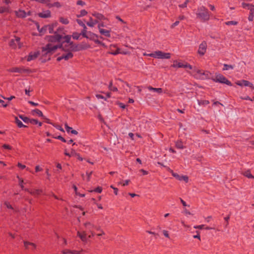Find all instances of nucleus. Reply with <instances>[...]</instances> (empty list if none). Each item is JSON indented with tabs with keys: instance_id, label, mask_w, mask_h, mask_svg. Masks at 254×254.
Listing matches in <instances>:
<instances>
[{
	"instance_id": "obj_12",
	"label": "nucleus",
	"mask_w": 254,
	"mask_h": 254,
	"mask_svg": "<svg viewBox=\"0 0 254 254\" xmlns=\"http://www.w3.org/2000/svg\"><path fill=\"white\" fill-rule=\"evenodd\" d=\"M73 56V54L69 52L68 53L66 54H63L62 56L58 57L57 59V60L59 62L61 61V60L64 59L65 61H67L69 59H71Z\"/></svg>"
},
{
	"instance_id": "obj_39",
	"label": "nucleus",
	"mask_w": 254,
	"mask_h": 254,
	"mask_svg": "<svg viewBox=\"0 0 254 254\" xmlns=\"http://www.w3.org/2000/svg\"><path fill=\"white\" fill-rule=\"evenodd\" d=\"M244 175L247 177H248V178H254V176H253L250 171H247L246 172H245L244 174Z\"/></svg>"
},
{
	"instance_id": "obj_36",
	"label": "nucleus",
	"mask_w": 254,
	"mask_h": 254,
	"mask_svg": "<svg viewBox=\"0 0 254 254\" xmlns=\"http://www.w3.org/2000/svg\"><path fill=\"white\" fill-rule=\"evenodd\" d=\"M80 35H81V32L80 33H78L77 32H73L72 35V37L74 39L78 40Z\"/></svg>"
},
{
	"instance_id": "obj_31",
	"label": "nucleus",
	"mask_w": 254,
	"mask_h": 254,
	"mask_svg": "<svg viewBox=\"0 0 254 254\" xmlns=\"http://www.w3.org/2000/svg\"><path fill=\"white\" fill-rule=\"evenodd\" d=\"M55 33H60L61 34H62V35H63V34H65L64 32V28L63 27H59L57 30L55 31Z\"/></svg>"
},
{
	"instance_id": "obj_34",
	"label": "nucleus",
	"mask_w": 254,
	"mask_h": 254,
	"mask_svg": "<svg viewBox=\"0 0 254 254\" xmlns=\"http://www.w3.org/2000/svg\"><path fill=\"white\" fill-rule=\"evenodd\" d=\"M84 226L89 230H91V229L93 228H95L94 225L92 224L90 222H86L84 223Z\"/></svg>"
},
{
	"instance_id": "obj_57",
	"label": "nucleus",
	"mask_w": 254,
	"mask_h": 254,
	"mask_svg": "<svg viewBox=\"0 0 254 254\" xmlns=\"http://www.w3.org/2000/svg\"><path fill=\"white\" fill-rule=\"evenodd\" d=\"M193 70H194V71H196L198 74H200L201 75H204V73L203 72H202V71L201 70L197 69V68H194L193 69Z\"/></svg>"
},
{
	"instance_id": "obj_17",
	"label": "nucleus",
	"mask_w": 254,
	"mask_h": 254,
	"mask_svg": "<svg viewBox=\"0 0 254 254\" xmlns=\"http://www.w3.org/2000/svg\"><path fill=\"white\" fill-rule=\"evenodd\" d=\"M242 5L244 8H247L249 9L251 12H254V5L253 4L244 2L242 3Z\"/></svg>"
},
{
	"instance_id": "obj_30",
	"label": "nucleus",
	"mask_w": 254,
	"mask_h": 254,
	"mask_svg": "<svg viewBox=\"0 0 254 254\" xmlns=\"http://www.w3.org/2000/svg\"><path fill=\"white\" fill-rule=\"evenodd\" d=\"M59 21L60 22L64 24H67L69 23V21L67 18H65L63 17H61L59 18Z\"/></svg>"
},
{
	"instance_id": "obj_24",
	"label": "nucleus",
	"mask_w": 254,
	"mask_h": 254,
	"mask_svg": "<svg viewBox=\"0 0 254 254\" xmlns=\"http://www.w3.org/2000/svg\"><path fill=\"white\" fill-rule=\"evenodd\" d=\"M148 89L150 91H154L157 92L158 93H161L162 92V89L161 88H154L151 86L148 87Z\"/></svg>"
},
{
	"instance_id": "obj_28",
	"label": "nucleus",
	"mask_w": 254,
	"mask_h": 254,
	"mask_svg": "<svg viewBox=\"0 0 254 254\" xmlns=\"http://www.w3.org/2000/svg\"><path fill=\"white\" fill-rule=\"evenodd\" d=\"M32 114L34 115V113H35L37 114L39 117H44V115L42 112L39 109H36L32 111Z\"/></svg>"
},
{
	"instance_id": "obj_22",
	"label": "nucleus",
	"mask_w": 254,
	"mask_h": 254,
	"mask_svg": "<svg viewBox=\"0 0 254 254\" xmlns=\"http://www.w3.org/2000/svg\"><path fill=\"white\" fill-rule=\"evenodd\" d=\"M98 22L97 20H95L93 21L92 17H90L89 21L87 22V25L90 27H93L96 23Z\"/></svg>"
},
{
	"instance_id": "obj_10",
	"label": "nucleus",
	"mask_w": 254,
	"mask_h": 254,
	"mask_svg": "<svg viewBox=\"0 0 254 254\" xmlns=\"http://www.w3.org/2000/svg\"><path fill=\"white\" fill-rule=\"evenodd\" d=\"M236 84L240 86H249L252 88L253 90H254V86L253 84L250 82V81L246 80H241L239 81H237L236 82Z\"/></svg>"
},
{
	"instance_id": "obj_45",
	"label": "nucleus",
	"mask_w": 254,
	"mask_h": 254,
	"mask_svg": "<svg viewBox=\"0 0 254 254\" xmlns=\"http://www.w3.org/2000/svg\"><path fill=\"white\" fill-rule=\"evenodd\" d=\"M238 24V22L235 21H230L226 22V24L227 25H237Z\"/></svg>"
},
{
	"instance_id": "obj_23",
	"label": "nucleus",
	"mask_w": 254,
	"mask_h": 254,
	"mask_svg": "<svg viewBox=\"0 0 254 254\" xmlns=\"http://www.w3.org/2000/svg\"><path fill=\"white\" fill-rule=\"evenodd\" d=\"M42 190H31V191H29V193L34 195H38L41 193Z\"/></svg>"
},
{
	"instance_id": "obj_46",
	"label": "nucleus",
	"mask_w": 254,
	"mask_h": 254,
	"mask_svg": "<svg viewBox=\"0 0 254 254\" xmlns=\"http://www.w3.org/2000/svg\"><path fill=\"white\" fill-rule=\"evenodd\" d=\"M196 233L197 234L193 236V238L198 239L199 241H200V232L196 231Z\"/></svg>"
},
{
	"instance_id": "obj_43",
	"label": "nucleus",
	"mask_w": 254,
	"mask_h": 254,
	"mask_svg": "<svg viewBox=\"0 0 254 254\" xmlns=\"http://www.w3.org/2000/svg\"><path fill=\"white\" fill-rule=\"evenodd\" d=\"M190 2L189 0H186L185 2L179 5V6L181 8H185L187 6V4Z\"/></svg>"
},
{
	"instance_id": "obj_51",
	"label": "nucleus",
	"mask_w": 254,
	"mask_h": 254,
	"mask_svg": "<svg viewBox=\"0 0 254 254\" xmlns=\"http://www.w3.org/2000/svg\"><path fill=\"white\" fill-rule=\"evenodd\" d=\"M7 11V8L5 7H0V13H3Z\"/></svg>"
},
{
	"instance_id": "obj_11",
	"label": "nucleus",
	"mask_w": 254,
	"mask_h": 254,
	"mask_svg": "<svg viewBox=\"0 0 254 254\" xmlns=\"http://www.w3.org/2000/svg\"><path fill=\"white\" fill-rule=\"evenodd\" d=\"M11 72H18V73H28L31 71L29 69H24L22 67H13L10 69Z\"/></svg>"
},
{
	"instance_id": "obj_60",
	"label": "nucleus",
	"mask_w": 254,
	"mask_h": 254,
	"mask_svg": "<svg viewBox=\"0 0 254 254\" xmlns=\"http://www.w3.org/2000/svg\"><path fill=\"white\" fill-rule=\"evenodd\" d=\"M43 119L45 120V122L49 124H51L52 125H53V124H54L53 123L51 122L50 120L49 119L47 118L45 116H44V117H43Z\"/></svg>"
},
{
	"instance_id": "obj_15",
	"label": "nucleus",
	"mask_w": 254,
	"mask_h": 254,
	"mask_svg": "<svg viewBox=\"0 0 254 254\" xmlns=\"http://www.w3.org/2000/svg\"><path fill=\"white\" fill-rule=\"evenodd\" d=\"M38 16L41 18H49L51 16V13L49 10H47L44 12H40L38 14Z\"/></svg>"
},
{
	"instance_id": "obj_13",
	"label": "nucleus",
	"mask_w": 254,
	"mask_h": 254,
	"mask_svg": "<svg viewBox=\"0 0 254 254\" xmlns=\"http://www.w3.org/2000/svg\"><path fill=\"white\" fill-rule=\"evenodd\" d=\"M39 54L40 53L38 51L34 53H30L27 58V61H30L36 59L38 57Z\"/></svg>"
},
{
	"instance_id": "obj_58",
	"label": "nucleus",
	"mask_w": 254,
	"mask_h": 254,
	"mask_svg": "<svg viewBox=\"0 0 254 254\" xmlns=\"http://www.w3.org/2000/svg\"><path fill=\"white\" fill-rule=\"evenodd\" d=\"M70 157L72 156H75L76 155H77V152H76L75 150L73 149H71V152L70 153Z\"/></svg>"
},
{
	"instance_id": "obj_35",
	"label": "nucleus",
	"mask_w": 254,
	"mask_h": 254,
	"mask_svg": "<svg viewBox=\"0 0 254 254\" xmlns=\"http://www.w3.org/2000/svg\"><path fill=\"white\" fill-rule=\"evenodd\" d=\"M62 39H64V40H64V42H66V43H69V42H70V39H71V36H70V35H65V36H64L63 35V38H62Z\"/></svg>"
},
{
	"instance_id": "obj_47",
	"label": "nucleus",
	"mask_w": 254,
	"mask_h": 254,
	"mask_svg": "<svg viewBox=\"0 0 254 254\" xmlns=\"http://www.w3.org/2000/svg\"><path fill=\"white\" fill-rule=\"evenodd\" d=\"M53 126L54 127H56L58 129L60 130V131H63V132H64V129L61 126H60L59 125H55V124H53Z\"/></svg>"
},
{
	"instance_id": "obj_42",
	"label": "nucleus",
	"mask_w": 254,
	"mask_h": 254,
	"mask_svg": "<svg viewBox=\"0 0 254 254\" xmlns=\"http://www.w3.org/2000/svg\"><path fill=\"white\" fill-rule=\"evenodd\" d=\"M47 26H48V29H48L49 32L50 34H52V33L54 34L55 31H54V28L52 26H51V25H50V24L47 25Z\"/></svg>"
},
{
	"instance_id": "obj_37",
	"label": "nucleus",
	"mask_w": 254,
	"mask_h": 254,
	"mask_svg": "<svg viewBox=\"0 0 254 254\" xmlns=\"http://www.w3.org/2000/svg\"><path fill=\"white\" fill-rule=\"evenodd\" d=\"M87 14V11L85 10V9L81 10L80 11V14H77L76 16L77 17H80L86 15Z\"/></svg>"
},
{
	"instance_id": "obj_40",
	"label": "nucleus",
	"mask_w": 254,
	"mask_h": 254,
	"mask_svg": "<svg viewBox=\"0 0 254 254\" xmlns=\"http://www.w3.org/2000/svg\"><path fill=\"white\" fill-rule=\"evenodd\" d=\"M95 229L97 230V231H99V232H100V233L99 234H97V236H102V235H105V233L103 231V230H102L100 228V227H95Z\"/></svg>"
},
{
	"instance_id": "obj_26",
	"label": "nucleus",
	"mask_w": 254,
	"mask_h": 254,
	"mask_svg": "<svg viewBox=\"0 0 254 254\" xmlns=\"http://www.w3.org/2000/svg\"><path fill=\"white\" fill-rule=\"evenodd\" d=\"M93 15L99 20H104L106 19L105 16L103 14L99 13H94L93 14Z\"/></svg>"
},
{
	"instance_id": "obj_5",
	"label": "nucleus",
	"mask_w": 254,
	"mask_h": 254,
	"mask_svg": "<svg viewBox=\"0 0 254 254\" xmlns=\"http://www.w3.org/2000/svg\"><path fill=\"white\" fill-rule=\"evenodd\" d=\"M54 35H48L46 36L45 37V39L49 42L51 43H56V42H61L63 35L60 33H56L54 32Z\"/></svg>"
},
{
	"instance_id": "obj_50",
	"label": "nucleus",
	"mask_w": 254,
	"mask_h": 254,
	"mask_svg": "<svg viewBox=\"0 0 254 254\" xmlns=\"http://www.w3.org/2000/svg\"><path fill=\"white\" fill-rule=\"evenodd\" d=\"M64 126H65L66 130L67 132H69L70 131V130L72 129V127H69L66 123L65 124Z\"/></svg>"
},
{
	"instance_id": "obj_9",
	"label": "nucleus",
	"mask_w": 254,
	"mask_h": 254,
	"mask_svg": "<svg viewBox=\"0 0 254 254\" xmlns=\"http://www.w3.org/2000/svg\"><path fill=\"white\" fill-rule=\"evenodd\" d=\"M207 48V43L206 41H203L199 46L197 51L198 54L203 56L205 54Z\"/></svg>"
},
{
	"instance_id": "obj_53",
	"label": "nucleus",
	"mask_w": 254,
	"mask_h": 254,
	"mask_svg": "<svg viewBox=\"0 0 254 254\" xmlns=\"http://www.w3.org/2000/svg\"><path fill=\"white\" fill-rule=\"evenodd\" d=\"M67 43L69 44L68 46L69 47V49H69L68 51H70V50L71 51L72 48H73V47L74 46L75 44H74L73 42H71L70 41L69 43Z\"/></svg>"
},
{
	"instance_id": "obj_2",
	"label": "nucleus",
	"mask_w": 254,
	"mask_h": 254,
	"mask_svg": "<svg viewBox=\"0 0 254 254\" xmlns=\"http://www.w3.org/2000/svg\"><path fill=\"white\" fill-rule=\"evenodd\" d=\"M196 15L200 21L204 22L209 20L210 12L205 6H201L197 8Z\"/></svg>"
},
{
	"instance_id": "obj_44",
	"label": "nucleus",
	"mask_w": 254,
	"mask_h": 254,
	"mask_svg": "<svg viewBox=\"0 0 254 254\" xmlns=\"http://www.w3.org/2000/svg\"><path fill=\"white\" fill-rule=\"evenodd\" d=\"M29 123H31L33 125H37V124H38V123H39V121L36 119H30Z\"/></svg>"
},
{
	"instance_id": "obj_3",
	"label": "nucleus",
	"mask_w": 254,
	"mask_h": 254,
	"mask_svg": "<svg viewBox=\"0 0 254 254\" xmlns=\"http://www.w3.org/2000/svg\"><path fill=\"white\" fill-rule=\"evenodd\" d=\"M76 22L81 26H83V30L81 31V35L87 39L94 41L95 38H98V36L91 31H87V27L85 24L80 19H76Z\"/></svg>"
},
{
	"instance_id": "obj_64",
	"label": "nucleus",
	"mask_w": 254,
	"mask_h": 254,
	"mask_svg": "<svg viewBox=\"0 0 254 254\" xmlns=\"http://www.w3.org/2000/svg\"><path fill=\"white\" fill-rule=\"evenodd\" d=\"M163 235L167 238H169V234L168 233V232L166 230H163Z\"/></svg>"
},
{
	"instance_id": "obj_16",
	"label": "nucleus",
	"mask_w": 254,
	"mask_h": 254,
	"mask_svg": "<svg viewBox=\"0 0 254 254\" xmlns=\"http://www.w3.org/2000/svg\"><path fill=\"white\" fill-rule=\"evenodd\" d=\"M173 176L179 181H184L186 183H188L189 181V178L187 176H180L177 173L176 174H173Z\"/></svg>"
},
{
	"instance_id": "obj_25",
	"label": "nucleus",
	"mask_w": 254,
	"mask_h": 254,
	"mask_svg": "<svg viewBox=\"0 0 254 254\" xmlns=\"http://www.w3.org/2000/svg\"><path fill=\"white\" fill-rule=\"evenodd\" d=\"M175 146L178 149H184L185 148L182 141L181 140L177 141L176 142Z\"/></svg>"
},
{
	"instance_id": "obj_59",
	"label": "nucleus",
	"mask_w": 254,
	"mask_h": 254,
	"mask_svg": "<svg viewBox=\"0 0 254 254\" xmlns=\"http://www.w3.org/2000/svg\"><path fill=\"white\" fill-rule=\"evenodd\" d=\"M204 225H197V226H194L193 227L195 229H202L204 228Z\"/></svg>"
},
{
	"instance_id": "obj_29",
	"label": "nucleus",
	"mask_w": 254,
	"mask_h": 254,
	"mask_svg": "<svg viewBox=\"0 0 254 254\" xmlns=\"http://www.w3.org/2000/svg\"><path fill=\"white\" fill-rule=\"evenodd\" d=\"M47 29H48L47 25H45L43 27L40 28V29L39 31V33H40V35H42L46 33Z\"/></svg>"
},
{
	"instance_id": "obj_54",
	"label": "nucleus",
	"mask_w": 254,
	"mask_h": 254,
	"mask_svg": "<svg viewBox=\"0 0 254 254\" xmlns=\"http://www.w3.org/2000/svg\"><path fill=\"white\" fill-rule=\"evenodd\" d=\"M53 7L55 6L58 8L61 7L62 6L61 3L59 2H55L53 3Z\"/></svg>"
},
{
	"instance_id": "obj_4",
	"label": "nucleus",
	"mask_w": 254,
	"mask_h": 254,
	"mask_svg": "<svg viewBox=\"0 0 254 254\" xmlns=\"http://www.w3.org/2000/svg\"><path fill=\"white\" fill-rule=\"evenodd\" d=\"M151 57L162 59H169L171 58V54L169 53H164L161 51H155L153 53L147 55Z\"/></svg>"
},
{
	"instance_id": "obj_61",
	"label": "nucleus",
	"mask_w": 254,
	"mask_h": 254,
	"mask_svg": "<svg viewBox=\"0 0 254 254\" xmlns=\"http://www.w3.org/2000/svg\"><path fill=\"white\" fill-rule=\"evenodd\" d=\"M76 4L77 5H84L85 4V3L81 0H77Z\"/></svg>"
},
{
	"instance_id": "obj_62",
	"label": "nucleus",
	"mask_w": 254,
	"mask_h": 254,
	"mask_svg": "<svg viewBox=\"0 0 254 254\" xmlns=\"http://www.w3.org/2000/svg\"><path fill=\"white\" fill-rule=\"evenodd\" d=\"M96 97L98 99H104L105 101L107 100V99L105 97H104L103 96H102V95H100V94H96Z\"/></svg>"
},
{
	"instance_id": "obj_8",
	"label": "nucleus",
	"mask_w": 254,
	"mask_h": 254,
	"mask_svg": "<svg viewBox=\"0 0 254 254\" xmlns=\"http://www.w3.org/2000/svg\"><path fill=\"white\" fill-rule=\"evenodd\" d=\"M90 48V46L82 42L80 44L74 45V46L72 48V51H79L81 50H85Z\"/></svg>"
},
{
	"instance_id": "obj_55",
	"label": "nucleus",
	"mask_w": 254,
	"mask_h": 254,
	"mask_svg": "<svg viewBox=\"0 0 254 254\" xmlns=\"http://www.w3.org/2000/svg\"><path fill=\"white\" fill-rule=\"evenodd\" d=\"M254 18V14L253 12H250L249 17L248 19L250 21H252L253 20Z\"/></svg>"
},
{
	"instance_id": "obj_41",
	"label": "nucleus",
	"mask_w": 254,
	"mask_h": 254,
	"mask_svg": "<svg viewBox=\"0 0 254 254\" xmlns=\"http://www.w3.org/2000/svg\"><path fill=\"white\" fill-rule=\"evenodd\" d=\"M102 187H98L97 188H96L94 190H91L90 191V192H93L94 191V192H98V193H101L102 192Z\"/></svg>"
},
{
	"instance_id": "obj_19",
	"label": "nucleus",
	"mask_w": 254,
	"mask_h": 254,
	"mask_svg": "<svg viewBox=\"0 0 254 254\" xmlns=\"http://www.w3.org/2000/svg\"><path fill=\"white\" fill-rule=\"evenodd\" d=\"M16 16L19 18H25L26 16V13L24 10H19L16 12Z\"/></svg>"
},
{
	"instance_id": "obj_52",
	"label": "nucleus",
	"mask_w": 254,
	"mask_h": 254,
	"mask_svg": "<svg viewBox=\"0 0 254 254\" xmlns=\"http://www.w3.org/2000/svg\"><path fill=\"white\" fill-rule=\"evenodd\" d=\"M2 147L6 149H9L11 150L12 149L11 146H10L9 145L4 144L2 145Z\"/></svg>"
},
{
	"instance_id": "obj_21",
	"label": "nucleus",
	"mask_w": 254,
	"mask_h": 254,
	"mask_svg": "<svg viewBox=\"0 0 254 254\" xmlns=\"http://www.w3.org/2000/svg\"><path fill=\"white\" fill-rule=\"evenodd\" d=\"M77 235L83 242L86 241V234L85 232H83V233H80L79 232H78Z\"/></svg>"
},
{
	"instance_id": "obj_18",
	"label": "nucleus",
	"mask_w": 254,
	"mask_h": 254,
	"mask_svg": "<svg viewBox=\"0 0 254 254\" xmlns=\"http://www.w3.org/2000/svg\"><path fill=\"white\" fill-rule=\"evenodd\" d=\"M99 32L101 34L107 37H111L110 31L109 30H105L102 28H100Z\"/></svg>"
},
{
	"instance_id": "obj_7",
	"label": "nucleus",
	"mask_w": 254,
	"mask_h": 254,
	"mask_svg": "<svg viewBox=\"0 0 254 254\" xmlns=\"http://www.w3.org/2000/svg\"><path fill=\"white\" fill-rule=\"evenodd\" d=\"M20 38L18 37L15 36V39H11L9 42V46L13 49L16 48V43H17L19 48H21L22 46V43L20 42Z\"/></svg>"
},
{
	"instance_id": "obj_33",
	"label": "nucleus",
	"mask_w": 254,
	"mask_h": 254,
	"mask_svg": "<svg viewBox=\"0 0 254 254\" xmlns=\"http://www.w3.org/2000/svg\"><path fill=\"white\" fill-rule=\"evenodd\" d=\"M234 67V65H231V64H224L223 70H228L229 69H233Z\"/></svg>"
},
{
	"instance_id": "obj_6",
	"label": "nucleus",
	"mask_w": 254,
	"mask_h": 254,
	"mask_svg": "<svg viewBox=\"0 0 254 254\" xmlns=\"http://www.w3.org/2000/svg\"><path fill=\"white\" fill-rule=\"evenodd\" d=\"M212 80L216 82L226 84L229 86L232 85L231 82L221 74H216L215 77L213 78Z\"/></svg>"
},
{
	"instance_id": "obj_27",
	"label": "nucleus",
	"mask_w": 254,
	"mask_h": 254,
	"mask_svg": "<svg viewBox=\"0 0 254 254\" xmlns=\"http://www.w3.org/2000/svg\"><path fill=\"white\" fill-rule=\"evenodd\" d=\"M19 117L25 123L28 124L29 123L30 119L27 117H25L21 115H19Z\"/></svg>"
},
{
	"instance_id": "obj_56",
	"label": "nucleus",
	"mask_w": 254,
	"mask_h": 254,
	"mask_svg": "<svg viewBox=\"0 0 254 254\" xmlns=\"http://www.w3.org/2000/svg\"><path fill=\"white\" fill-rule=\"evenodd\" d=\"M117 104L122 109H125L126 107V106L124 105L123 103L119 102H117Z\"/></svg>"
},
{
	"instance_id": "obj_20",
	"label": "nucleus",
	"mask_w": 254,
	"mask_h": 254,
	"mask_svg": "<svg viewBox=\"0 0 254 254\" xmlns=\"http://www.w3.org/2000/svg\"><path fill=\"white\" fill-rule=\"evenodd\" d=\"M15 123L17 124L18 127H27V126L23 125L22 122L19 120L17 117H15Z\"/></svg>"
},
{
	"instance_id": "obj_63",
	"label": "nucleus",
	"mask_w": 254,
	"mask_h": 254,
	"mask_svg": "<svg viewBox=\"0 0 254 254\" xmlns=\"http://www.w3.org/2000/svg\"><path fill=\"white\" fill-rule=\"evenodd\" d=\"M179 21H176L173 24H172L171 26V28H174L175 26H177L179 24Z\"/></svg>"
},
{
	"instance_id": "obj_14",
	"label": "nucleus",
	"mask_w": 254,
	"mask_h": 254,
	"mask_svg": "<svg viewBox=\"0 0 254 254\" xmlns=\"http://www.w3.org/2000/svg\"><path fill=\"white\" fill-rule=\"evenodd\" d=\"M24 245L26 249H31L33 250L36 248V246L35 244L27 241H24Z\"/></svg>"
},
{
	"instance_id": "obj_48",
	"label": "nucleus",
	"mask_w": 254,
	"mask_h": 254,
	"mask_svg": "<svg viewBox=\"0 0 254 254\" xmlns=\"http://www.w3.org/2000/svg\"><path fill=\"white\" fill-rule=\"evenodd\" d=\"M4 205L6 206V207L7 208H9V209H13V208L12 207V206H11V205L10 204V203L7 202V201H5L4 203Z\"/></svg>"
},
{
	"instance_id": "obj_1",
	"label": "nucleus",
	"mask_w": 254,
	"mask_h": 254,
	"mask_svg": "<svg viewBox=\"0 0 254 254\" xmlns=\"http://www.w3.org/2000/svg\"><path fill=\"white\" fill-rule=\"evenodd\" d=\"M64 42L60 43L58 45H55L52 46L51 44H48L45 47H42V56H45L47 55H49V56L53 54L54 52L58 48L61 49L63 51H68L69 49H65L64 47L63 44Z\"/></svg>"
},
{
	"instance_id": "obj_32",
	"label": "nucleus",
	"mask_w": 254,
	"mask_h": 254,
	"mask_svg": "<svg viewBox=\"0 0 254 254\" xmlns=\"http://www.w3.org/2000/svg\"><path fill=\"white\" fill-rule=\"evenodd\" d=\"M112 85H113V82L111 80V81H110V82L109 83V89L111 91H118V88L116 87L112 86Z\"/></svg>"
},
{
	"instance_id": "obj_38",
	"label": "nucleus",
	"mask_w": 254,
	"mask_h": 254,
	"mask_svg": "<svg viewBox=\"0 0 254 254\" xmlns=\"http://www.w3.org/2000/svg\"><path fill=\"white\" fill-rule=\"evenodd\" d=\"M197 102L199 105H205L209 103L208 100H197Z\"/></svg>"
},
{
	"instance_id": "obj_49",
	"label": "nucleus",
	"mask_w": 254,
	"mask_h": 254,
	"mask_svg": "<svg viewBox=\"0 0 254 254\" xmlns=\"http://www.w3.org/2000/svg\"><path fill=\"white\" fill-rule=\"evenodd\" d=\"M55 138L58 139L64 142H66V140L61 135H59L57 137H54Z\"/></svg>"
}]
</instances>
